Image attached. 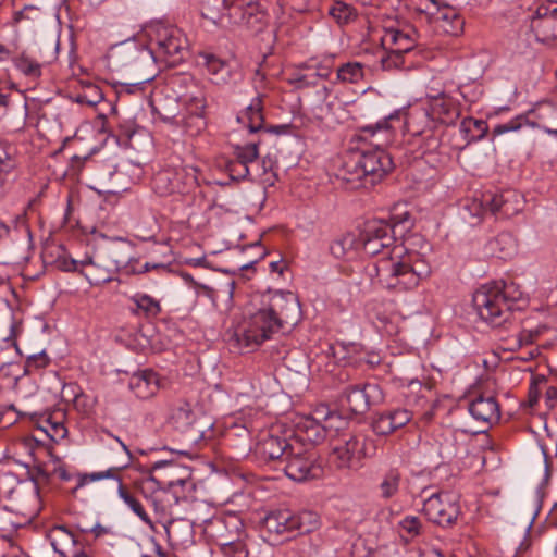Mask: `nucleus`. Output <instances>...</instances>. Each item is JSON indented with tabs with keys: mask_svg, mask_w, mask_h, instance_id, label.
<instances>
[{
	"mask_svg": "<svg viewBox=\"0 0 557 557\" xmlns=\"http://www.w3.org/2000/svg\"><path fill=\"white\" fill-rule=\"evenodd\" d=\"M363 251L382 257L368 267L369 274L383 288L403 293L412 290L431 274L430 264L418 253L394 256L396 240L393 226L384 219H372L364 223L359 236Z\"/></svg>",
	"mask_w": 557,
	"mask_h": 557,
	"instance_id": "obj_1",
	"label": "nucleus"
},
{
	"mask_svg": "<svg viewBox=\"0 0 557 557\" xmlns=\"http://www.w3.org/2000/svg\"><path fill=\"white\" fill-rule=\"evenodd\" d=\"M399 117L398 112L391 113L375 124L359 128L357 138L369 143L373 149L360 148L356 159L346 163L344 180L352 182L364 178L373 185L393 170L392 157L384 148L395 140V122Z\"/></svg>",
	"mask_w": 557,
	"mask_h": 557,
	"instance_id": "obj_2",
	"label": "nucleus"
},
{
	"mask_svg": "<svg viewBox=\"0 0 557 557\" xmlns=\"http://www.w3.org/2000/svg\"><path fill=\"white\" fill-rule=\"evenodd\" d=\"M523 292L513 282L493 281L480 286L472 302L480 319L493 329L509 331L515 325L513 311Z\"/></svg>",
	"mask_w": 557,
	"mask_h": 557,
	"instance_id": "obj_3",
	"label": "nucleus"
},
{
	"mask_svg": "<svg viewBox=\"0 0 557 557\" xmlns=\"http://www.w3.org/2000/svg\"><path fill=\"white\" fill-rule=\"evenodd\" d=\"M325 374L332 386L341 389V406L354 414L366 413L372 405L383 399L379 385L356 381L357 371L354 368L329 362L325 366Z\"/></svg>",
	"mask_w": 557,
	"mask_h": 557,
	"instance_id": "obj_4",
	"label": "nucleus"
},
{
	"mask_svg": "<svg viewBox=\"0 0 557 557\" xmlns=\"http://www.w3.org/2000/svg\"><path fill=\"white\" fill-rule=\"evenodd\" d=\"M171 86L175 94V99L184 108V112L176 114H166L156 111L164 121H174L182 124L185 132L190 136L199 134L205 129L207 123L205 119L206 98L205 92L194 77L189 75H177L171 79Z\"/></svg>",
	"mask_w": 557,
	"mask_h": 557,
	"instance_id": "obj_5",
	"label": "nucleus"
},
{
	"mask_svg": "<svg viewBox=\"0 0 557 557\" xmlns=\"http://www.w3.org/2000/svg\"><path fill=\"white\" fill-rule=\"evenodd\" d=\"M154 62L176 66L187 53V40L183 32L163 20H152L143 27Z\"/></svg>",
	"mask_w": 557,
	"mask_h": 557,
	"instance_id": "obj_6",
	"label": "nucleus"
},
{
	"mask_svg": "<svg viewBox=\"0 0 557 557\" xmlns=\"http://www.w3.org/2000/svg\"><path fill=\"white\" fill-rule=\"evenodd\" d=\"M280 330H282L281 325L264 305L259 304L257 297L245 309L243 320L235 329V337L239 344L247 347L258 346Z\"/></svg>",
	"mask_w": 557,
	"mask_h": 557,
	"instance_id": "obj_7",
	"label": "nucleus"
},
{
	"mask_svg": "<svg viewBox=\"0 0 557 557\" xmlns=\"http://www.w3.org/2000/svg\"><path fill=\"white\" fill-rule=\"evenodd\" d=\"M188 484L185 479L171 480L156 478L152 474L143 479L140 490L151 502L154 511L161 517L173 516L174 507L187 502L183 487Z\"/></svg>",
	"mask_w": 557,
	"mask_h": 557,
	"instance_id": "obj_8",
	"label": "nucleus"
},
{
	"mask_svg": "<svg viewBox=\"0 0 557 557\" xmlns=\"http://www.w3.org/2000/svg\"><path fill=\"white\" fill-rule=\"evenodd\" d=\"M372 443L361 434L342 433L332 444V460L337 469L358 470L362 459L371 457L369 445Z\"/></svg>",
	"mask_w": 557,
	"mask_h": 557,
	"instance_id": "obj_9",
	"label": "nucleus"
},
{
	"mask_svg": "<svg viewBox=\"0 0 557 557\" xmlns=\"http://www.w3.org/2000/svg\"><path fill=\"white\" fill-rule=\"evenodd\" d=\"M151 185L161 197L189 194L198 186L197 169L191 165L164 168L153 175Z\"/></svg>",
	"mask_w": 557,
	"mask_h": 557,
	"instance_id": "obj_10",
	"label": "nucleus"
},
{
	"mask_svg": "<svg viewBox=\"0 0 557 557\" xmlns=\"http://www.w3.org/2000/svg\"><path fill=\"white\" fill-rule=\"evenodd\" d=\"M285 474L295 482H305L322 476L323 468L313 449L295 442L283 461Z\"/></svg>",
	"mask_w": 557,
	"mask_h": 557,
	"instance_id": "obj_11",
	"label": "nucleus"
},
{
	"mask_svg": "<svg viewBox=\"0 0 557 557\" xmlns=\"http://www.w3.org/2000/svg\"><path fill=\"white\" fill-rule=\"evenodd\" d=\"M259 304L271 312L276 322L284 326L296 325L301 318L300 304L297 296L292 292L268 290L258 296Z\"/></svg>",
	"mask_w": 557,
	"mask_h": 557,
	"instance_id": "obj_12",
	"label": "nucleus"
},
{
	"mask_svg": "<svg viewBox=\"0 0 557 557\" xmlns=\"http://www.w3.org/2000/svg\"><path fill=\"white\" fill-rule=\"evenodd\" d=\"M422 510L431 522L441 528L455 525L461 513L456 496L448 492H437L428 496Z\"/></svg>",
	"mask_w": 557,
	"mask_h": 557,
	"instance_id": "obj_13",
	"label": "nucleus"
},
{
	"mask_svg": "<svg viewBox=\"0 0 557 557\" xmlns=\"http://www.w3.org/2000/svg\"><path fill=\"white\" fill-rule=\"evenodd\" d=\"M414 10L429 23H432L436 29L457 36L463 29V18L459 12L446 2H420Z\"/></svg>",
	"mask_w": 557,
	"mask_h": 557,
	"instance_id": "obj_14",
	"label": "nucleus"
},
{
	"mask_svg": "<svg viewBox=\"0 0 557 557\" xmlns=\"http://www.w3.org/2000/svg\"><path fill=\"white\" fill-rule=\"evenodd\" d=\"M126 465H123L121 467H111L104 471L78 474L77 482L74 488L72 490V494H75L79 488L91 482L104 479L116 480L119 482V496L144 523H146L149 527H152V521L148 513L146 512V510L144 509L141 503L124 487L120 476L117 475V472L124 469Z\"/></svg>",
	"mask_w": 557,
	"mask_h": 557,
	"instance_id": "obj_15",
	"label": "nucleus"
},
{
	"mask_svg": "<svg viewBox=\"0 0 557 557\" xmlns=\"http://www.w3.org/2000/svg\"><path fill=\"white\" fill-rule=\"evenodd\" d=\"M531 28L539 41L557 40V2H542L531 16Z\"/></svg>",
	"mask_w": 557,
	"mask_h": 557,
	"instance_id": "obj_16",
	"label": "nucleus"
},
{
	"mask_svg": "<svg viewBox=\"0 0 557 557\" xmlns=\"http://www.w3.org/2000/svg\"><path fill=\"white\" fill-rule=\"evenodd\" d=\"M332 412L327 407L322 406L314 411V416H306L299 418L296 423V437L301 442L315 445L324 441L326 437V428L321 424L320 420H329Z\"/></svg>",
	"mask_w": 557,
	"mask_h": 557,
	"instance_id": "obj_17",
	"label": "nucleus"
},
{
	"mask_svg": "<svg viewBox=\"0 0 557 557\" xmlns=\"http://www.w3.org/2000/svg\"><path fill=\"white\" fill-rule=\"evenodd\" d=\"M293 444L280 435L264 433L255 446V455L261 462L282 465Z\"/></svg>",
	"mask_w": 557,
	"mask_h": 557,
	"instance_id": "obj_18",
	"label": "nucleus"
},
{
	"mask_svg": "<svg viewBox=\"0 0 557 557\" xmlns=\"http://www.w3.org/2000/svg\"><path fill=\"white\" fill-rule=\"evenodd\" d=\"M202 64L207 69L210 79L215 85L235 83L240 78V72L235 62L225 61L212 53H200Z\"/></svg>",
	"mask_w": 557,
	"mask_h": 557,
	"instance_id": "obj_19",
	"label": "nucleus"
},
{
	"mask_svg": "<svg viewBox=\"0 0 557 557\" xmlns=\"http://www.w3.org/2000/svg\"><path fill=\"white\" fill-rule=\"evenodd\" d=\"M398 112L400 117L399 121L395 122V135L398 129L405 128L407 133L412 136H421L428 129H432L435 125L434 121L430 115V111L425 107L416 108L409 113L403 110H395L393 113Z\"/></svg>",
	"mask_w": 557,
	"mask_h": 557,
	"instance_id": "obj_20",
	"label": "nucleus"
},
{
	"mask_svg": "<svg viewBox=\"0 0 557 557\" xmlns=\"http://www.w3.org/2000/svg\"><path fill=\"white\" fill-rule=\"evenodd\" d=\"M106 257L110 261V268L113 271H120L124 274H135L136 268L134 262H137L133 258V246L128 240L119 238L113 240L106 249Z\"/></svg>",
	"mask_w": 557,
	"mask_h": 557,
	"instance_id": "obj_21",
	"label": "nucleus"
},
{
	"mask_svg": "<svg viewBox=\"0 0 557 557\" xmlns=\"http://www.w3.org/2000/svg\"><path fill=\"white\" fill-rule=\"evenodd\" d=\"M169 423L180 433L189 435L193 441H196L202 433L200 429L196 428V414L190 404L186 401H177L173 405Z\"/></svg>",
	"mask_w": 557,
	"mask_h": 557,
	"instance_id": "obj_22",
	"label": "nucleus"
},
{
	"mask_svg": "<svg viewBox=\"0 0 557 557\" xmlns=\"http://www.w3.org/2000/svg\"><path fill=\"white\" fill-rule=\"evenodd\" d=\"M485 200L488 201V212L502 218H511L521 210V197L511 189L499 194L486 193Z\"/></svg>",
	"mask_w": 557,
	"mask_h": 557,
	"instance_id": "obj_23",
	"label": "nucleus"
},
{
	"mask_svg": "<svg viewBox=\"0 0 557 557\" xmlns=\"http://www.w3.org/2000/svg\"><path fill=\"white\" fill-rule=\"evenodd\" d=\"M432 120L444 124L454 123L459 116V109L453 97L445 92L429 96L428 106Z\"/></svg>",
	"mask_w": 557,
	"mask_h": 557,
	"instance_id": "obj_24",
	"label": "nucleus"
},
{
	"mask_svg": "<svg viewBox=\"0 0 557 557\" xmlns=\"http://www.w3.org/2000/svg\"><path fill=\"white\" fill-rule=\"evenodd\" d=\"M218 522L224 523L226 527L231 525L235 530V534L231 536L220 535L219 545L225 555H233V557H246L247 552L245 545L242 542L243 522L236 515H230L223 518H219Z\"/></svg>",
	"mask_w": 557,
	"mask_h": 557,
	"instance_id": "obj_25",
	"label": "nucleus"
},
{
	"mask_svg": "<svg viewBox=\"0 0 557 557\" xmlns=\"http://www.w3.org/2000/svg\"><path fill=\"white\" fill-rule=\"evenodd\" d=\"M412 419V413L407 409L386 410L373 420L372 430L375 434L386 436L405 426Z\"/></svg>",
	"mask_w": 557,
	"mask_h": 557,
	"instance_id": "obj_26",
	"label": "nucleus"
},
{
	"mask_svg": "<svg viewBox=\"0 0 557 557\" xmlns=\"http://www.w3.org/2000/svg\"><path fill=\"white\" fill-rule=\"evenodd\" d=\"M416 35L413 29L401 30L391 27L384 30L381 41L384 48H392L410 58L417 47Z\"/></svg>",
	"mask_w": 557,
	"mask_h": 557,
	"instance_id": "obj_27",
	"label": "nucleus"
},
{
	"mask_svg": "<svg viewBox=\"0 0 557 557\" xmlns=\"http://www.w3.org/2000/svg\"><path fill=\"white\" fill-rule=\"evenodd\" d=\"M128 387L137 398L149 399L160 388L159 375L149 369L135 372L129 377Z\"/></svg>",
	"mask_w": 557,
	"mask_h": 557,
	"instance_id": "obj_28",
	"label": "nucleus"
},
{
	"mask_svg": "<svg viewBox=\"0 0 557 557\" xmlns=\"http://www.w3.org/2000/svg\"><path fill=\"white\" fill-rule=\"evenodd\" d=\"M269 536H289L294 533L293 511L278 509L270 511L262 520Z\"/></svg>",
	"mask_w": 557,
	"mask_h": 557,
	"instance_id": "obj_29",
	"label": "nucleus"
},
{
	"mask_svg": "<svg viewBox=\"0 0 557 557\" xmlns=\"http://www.w3.org/2000/svg\"><path fill=\"white\" fill-rule=\"evenodd\" d=\"M469 413L479 422L491 424L500 417L499 405L493 396H478L468 405Z\"/></svg>",
	"mask_w": 557,
	"mask_h": 557,
	"instance_id": "obj_30",
	"label": "nucleus"
},
{
	"mask_svg": "<svg viewBox=\"0 0 557 557\" xmlns=\"http://www.w3.org/2000/svg\"><path fill=\"white\" fill-rule=\"evenodd\" d=\"M237 120L246 125L250 133L263 131V103L260 95L255 97L250 104L238 114Z\"/></svg>",
	"mask_w": 557,
	"mask_h": 557,
	"instance_id": "obj_31",
	"label": "nucleus"
},
{
	"mask_svg": "<svg viewBox=\"0 0 557 557\" xmlns=\"http://www.w3.org/2000/svg\"><path fill=\"white\" fill-rule=\"evenodd\" d=\"M485 196L486 194H483L481 198H468L462 202L459 214L469 225L480 224L488 211V201L485 200Z\"/></svg>",
	"mask_w": 557,
	"mask_h": 557,
	"instance_id": "obj_32",
	"label": "nucleus"
},
{
	"mask_svg": "<svg viewBox=\"0 0 557 557\" xmlns=\"http://www.w3.org/2000/svg\"><path fill=\"white\" fill-rule=\"evenodd\" d=\"M49 540L54 552L66 557L70 550H75L76 536L64 525H55L49 532Z\"/></svg>",
	"mask_w": 557,
	"mask_h": 557,
	"instance_id": "obj_33",
	"label": "nucleus"
},
{
	"mask_svg": "<svg viewBox=\"0 0 557 557\" xmlns=\"http://www.w3.org/2000/svg\"><path fill=\"white\" fill-rule=\"evenodd\" d=\"M403 473L398 467H389L384 470L379 484L380 497L388 500L395 497L400 490Z\"/></svg>",
	"mask_w": 557,
	"mask_h": 557,
	"instance_id": "obj_34",
	"label": "nucleus"
},
{
	"mask_svg": "<svg viewBox=\"0 0 557 557\" xmlns=\"http://www.w3.org/2000/svg\"><path fill=\"white\" fill-rule=\"evenodd\" d=\"M337 96L333 89L325 85L318 88L314 92L313 112L317 119L324 120L334 113Z\"/></svg>",
	"mask_w": 557,
	"mask_h": 557,
	"instance_id": "obj_35",
	"label": "nucleus"
},
{
	"mask_svg": "<svg viewBox=\"0 0 557 557\" xmlns=\"http://www.w3.org/2000/svg\"><path fill=\"white\" fill-rule=\"evenodd\" d=\"M134 305L131 312L147 319L156 318L161 312L160 301L145 293H136L129 298Z\"/></svg>",
	"mask_w": 557,
	"mask_h": 557,
	"instance_id": "obj_36",
	"label": "nucleus"
},
{
	"mask_svg": "<svg viewBox=\"0 0 557 557\" xmlns=\"http://www.w3.org/2000/svg\"><path fill=\"white\" fill-rule=\"evenodd\" d=\"M81 265L83 269L79 270V273L84 275L91 285H101L112 281L111 272L113 270L110 267L100 268L91 258L82 260Z\"/></svg>",
	"mask_w": 557,
	"mask_h": 557,
	"instance_id": "obj_37",
	"label": "nucleus"
},
{
	"mask_svg": "<svg viewBox=\"0 0 557 557\" xmlns=\"http://www.w3.org/2000/svg\"><path fill=\"white\" fill-rule=\"evenodd\" d=\"M260 144L261 139H258L257 141L234 146L235 161H237V165L240 168L242 175H249L248 165L258 159V147Z\"/></svg>",
	"mask_w": 557,
	"mask_h": 557,
	"instance_id": "obj_38",
	"label": "nucleus"
},
{
	"mask_svg": "<svg viewBox=\"0 0 557 557\" xmlns=\"http://www.w3.org/2000/svg\"><path fill=\"white\" fill-rule=\"evenodd\" d=\"M359 246L360 239L355 234L347 233L331 244L330 251L337 259L351 258Z\"/></svg>",
	"mask_w": 557,
	"mask_h": 557,
	"instance_id": "obj_39",
	"label": "nucleus"
},
{
	"mask_svg": "<svg viewBox=\"0 0 557 557\" xmlns=\"http://www.w3.org/2000/svg\"><path fill=\"white\" fill-rule=\"evenodd\" d=\"M387 51L381 57L380 64L384 71H407L414 66V61L411 58L398 53L392 48H385Z\"/></svg>",
	"mask_w": 557,
	"mask_h": 557,
	"instance_id": "obj_40",
	"label": "nucleus"
},
{
	"mask_svg": "<svg viewBox=\"0 0 557 557\" xmlns=\"http://www.w3.org/2000/svg\"><path fill=\"white\" fill-rule=\"evenodd\" d=\"M38 429L53 442L63 440L67 434L63 421L57 419L52 413H46L40 418Z\"/></svg>",
	"mask_w": 557,
	"mask_h": 557,
	"instance_id": "obj_41",
	"label": "nucleus"
},
{
	"mask_svg": "<svg viewBox=\"0 0 557 557\" xmlns=\"http://www.w3.org/2000/svg\"><path fill=\"white\" fill-rule=\"evenodd\" d=\"M460 132L465 134L468 143L479 141L486 136L488 125L484 120L466 117L460 123Z\"/></svg>",
	"mask_w": 557,
	"mask_h": 557,
	"instance_id": "obj_42",
	"label": "nucleus"
},
{
	"mask_svg": "<svg viewBox=\"0 0 557 557\" xmlns=\"http://www.w3.org/2000/svg\"><path fill=\"white\" fill-rule=\"evenodd\" d=\"M294 532L300 534L310 533L319 529L321 521L317 512L311 510H302L293 512Z\"/></svg>",
	"mask_w": 557,
	"mask_h": 557,
	"instance_id": "obj_43",
	"label": "nucleus"
},
{
	"mask_svg": "<svg viewBox=\"0 0 557 557\" xmlns=\"http://www.w3.org/2000/svg\"><path fill=\"white\" fill-rule=\"evenodd\" d=\"M242 18L251 29L259 32L268 22V14L259 10V2H246Z\"/></svg>",
	"mask_w": 557,
	"mask_h": 557,
	"instance_id": "obj_44",
	"label": "nucleus"
},
{
	"mask_svg": "<svg viewBox=\"0 0 557 557\" xmlns=\"http://www.w3.org/2000/svg\"><path fill=\"white\" fill-rule=\"evenodd\" d=\"M336 75L344 84H358L364 78V66L360 62H347L336 70Z\"/></svg>",
	"mask_w": 557,
	"mask_h": 557,
	"instance_id": "obj_45",
	"label": "nucleus"
},
{
	"mask_svg": "<svg viewBox=\"0 0 557 557\" xmlns=\"http://www.w3.org/2000/svg\"><path fill=\"white\" fill-rule=\"evenodd\" d=\"M14 66L29 78H38L41 76L42 63L29 55L27 52H22L13 59Z\"/></svg>",
	"mask_w": 557,
	"mask_h": 557,
	"instance_id": "obj_46",
	"label": "nucleus"
},
{
	"mask_svg": "<svg viewBox=\"0 0 557 557\" xmlns=\"http://www.w3.org/2000/svg\"><path fill=\"white\" fill-rule=\"evenodd\" d=\"M527 125L535 127L536 123L530 122L529 119L527 117V115L519 114L508 122L495 125L492 129V136L496 137V136H500V135H504L509 132H518L523 126H527Z\"/></svg>",
	"mask_w": 557,
	"mask_h": 557,
	"instance_id": "obj_47",
	"label": "nucleus"
},
{
	"mask_svg": "<svg viewBox=\"0 0 557 557\" xmlns=\"http://www.w3.org/2000/svg\"><path fill=\"white\" fill-rule=\"evenodd\" d=\"M329 14L338 24H348L357 17L356 9L348 2H334L329 8Z\"/></svg>",
	"mask_w": 557,
	"mask_h": 557,
	"instance_id": "obj_48",
	"label": "nucleus"
},
{
	"mask_svg": "<svg viewBox=\"0 0 557 557\" xmlns=\"http://www.w3.org/2000/svg\"><path fill=\"white\" fill-rule=\"evenodd\" d=\"M332 73L329 65L318 64L311 73L298 74L295 78L298 87L315 85V78L327 79Z\"/></svg>",
	"mask_w": 557,
	"mask_h": 557,
	"instance_id": "obj_49",
	"label": "nucleus"
},
{
	"mask_svg": "<svg viewBox=\"0 0 557 557\" xmlns=\"http://www.w3.org/2000/svg\"><path fill=\"white\" fill-rule=\"evenodd\" d=\"M399 528L405 533L406 540L411 541L422 532L423 524L416 516H406L399 521Z\"/></svg>",
	"mask_w": 557,
	"mask_h": 557,
	"instance_id": "obj_50",
	"label": "nucleus"
},
{
	"mask_svg": "<svg viewBox=\"0 0 557 557\" xmlns=\"http://www.w3.org/2000/svg\"><path fill=\"white\" fill-rule=\"evenodd\" d=\"M95 180L100 184L104 185L109 183L114 174L116 173L117 166L111 161L95 162Z\"/></svg>",
	"mask_w": 557,
	"mask_h": 557,
	"instance_id": "obj_51",
	"label": "nucleus"
},
{
	"mask_svg": "<svg viewBox=\"0 0 557 557\" xmlns=\"http://www.w3.org/2000/svg\"><path fill=\"white\" fill-rule=\"evenodd\" d=\"M103 99V94L98 86L88 87L82 95L77 96V102L89 107L97 106Z\"/></svg>",
	"mask_w": 557,
	"mask_h": 557,
	"instance_id": "obj_52",
	"label": "nucleus"
},
{
	"mask_svg": "<svg viewBox=\"0 0 557 557\" xmlns=\"http://www.w3.org/2000/svg\"><path fill=\"white\" fill-rule=\"evenodd\" d=\"M386 221L393 226L395 233L398 227H401V231H408L412 225L409 211L393 213L391 219Z\"/></svg>",
	"mask_w": 557,
	"mask_h": 557,
	"instance_id": "obj_53",
	"label": "nucleus"
},
{
	"mask_svg": "<svg viewBox=\"0 0 557 557\" xmlns=\"http://www.w3.org/2000/svg\"><path fill=\"white\" fill-rule=\"evenodd\" d=\"M15 168V160L3 147H0V180H3Z\"/></svg>",
	"mask_w": 557,
	"mask_h": 557,
	"instance_id": "obj_54",
	"label": "nucleus"
},
{
	"mask_svg": "<svg viewBox=\"0 0 557 557\" xmlns=\"http://www.w3.org/2000/svg\"><path fill=\"white\" fill-rule=\"evenodd\" d=\"M50 359L45 351L32 355L27 358L26 367L28 369H41L48 366Z\"/></svg>",
	"mask_w": 557,
	"mask_h": 557,
	"instance_id": "obj_55",
	"label": "nucleus"
},
{
	"mask_svg": "<svg viewBox=\"0 0 557 557\" xmlns=\"http://www.w3.org/2000/svg\"><path fill=\"white\" fill-rule=\"evenodd\" d=\"M152 270H156L160 273H169L171 271L170 267L168 264L146 262L140 268H136L135 274H141V273H146V272H149Z\"/></svg>",
	"mask_w": 557,
	"mask_h": 557,
	"instance_id": "obj_56",
	"label": "nucleus"
},
{
	"mask_svg": "<svg viewBox=\"0 0 557 557\" xmlns=\"http://www.w3.org/2000/svg\"><path fill=\"white\" fill-rule=\"evenodd\" d=\"M533 342L532 334L530 332L523 331L518 333L513 337V343L510 345L509 349H518L521 348L523 345L531 344Z\"/></svg>",
	"mask_w": 557,
	"mask_h": 557,
	"instance_id": "obj_57",
	"label": "nucleus"
},
{
	"mask_svg": "<svg viewBox=\"0 0 557 557\" xmlns=\"http://www.w3.org/2000/svg\"><path fill=\"white\" fill-rule=\"evenodd\" d=\"M37 12V7L33 4L25 5L22 10L15 11L13 14V22L15 24L20 23L22 20H37V14L35 16L27 15V12Z\"/></svg>",
	"mask_w": 557,
	"mask_h": 557,
	"instance_id": "obj_58",
	"label": "nucleus"
},
{
	"mask_svg": "<svg viewBox=\"0 0 557 557\" xmlns=\"http://www.w3.org/2000/svg\"><path fill=\"white\" fill-rule=\"evenodd\" d=\"M176 529L177 522L175 520H169L168 524L165 525V533L169 542L173 545H178L183 542V540L178 537Z\"/></svg>",
	"mask_w": 557,
	"mask_h": 557,
	"instance_id": "obj_59",
	"label": "nucleus"
},
{
	"mask_svg": "<svg viewBox=\"0 0 557 557\" xmlns=\"http://www.w3.org/2000/svg\"><path fill=\"white\" fill-rule=\"evenodd\" d=\"M82 532L84 533H87V532H90L95 535L96 539H101L106 535H112L113 534V531L111 530V528H108V527H103L99 523L95 524L92 528L90 529H82Z\"/></svg>",
	"mask_w": 557,
	"mask_h": 557,
	"instance_id": "obj_60",
	"label": "nucleus"
},
{
	"mask_svg": "<svg viewBox=\"0 0 557 557\" xmlns=\"http://www.w3.org/2000/svg\"><path fill=\"white\" fill-rule=\"evenodd\" d=\"M358 347L359 345L355 344V343H339V344H336L335 346H331L330 349L333 350V355L334 357H337L339 355V352L337 351V349H342L343 351H346V352H357L358 351Z\"/></svg>",
	"mask_w": 557,
	"mask_h": 557,
	"instance_id": "obj_61",
	"label": "nucleus"
},
{
	"mask_svg": "<svg viewBox=\"0 0 557 557\" xmlns=\"http://www.w3.org/2000/svg\"><path fill=\"white\" fill-rule=\"evenodd\" d=\"M362 362L370 366V368H374L375 366L381 363V357L377 354H368L366 358L360 359Z\"/></svg>",
	"mask_w": 557,
	"mask_h": 557,
	"instance_id": "obj_62",
	"label": "nucleus"
},
{
	"mask_svg": "<svg viewBox=\"0 0 557 557\" xmlns=\"http://www.w3.org/2000/svg\"><path fill=\"white\" fill-rule=\"evenodd\" d=\"M54 472L58 475V478L64 482L71 481L74 478V475L63 467L57 468Z\"/></svg>",
	"mask_w": 557,
	"mask_h": 557,
	"instance_id": "obj_63",
	"label": "nucleus"
},
{
	"mask_svg": "<svg viewBox=\"0 0 557 557\" xmlns=\"http://www.w3.org/2000/svg\"><path fill=\"white\" fill-rule=\"evenodd\" d=\"M288 128H289L288 125L282 124V125H276V126H271L269 128H265V129H263V132L267 134L274 133L276 135H281V134L287 133Z\"/></svg>",
	"mask_w": 557,
	"mask_h": 557,
	"instance_id": "obj_64",
	"label": "nucleus"
}]
</instances>
